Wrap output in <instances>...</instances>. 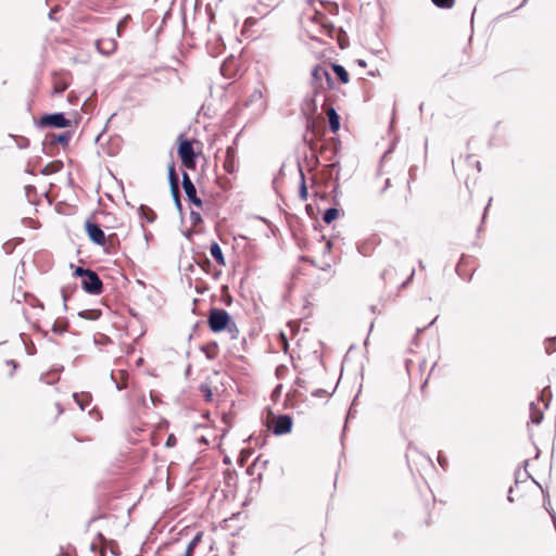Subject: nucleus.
Returning <instances> with one entry per match:
<instances>
[{
	"label": "nucleus",
	"instance_id": "f257e3e1",
	"mask_svg": "<svg viewBox=\"0 0 556 556\" xmlns=\"http://www.w3.org/2000/svg\"><path fill=\"white\" fill-rule=\"evenodd\" d=\"M207 323L213 332L226 330L231 339H237L239 336L236 323L231 320L229 313L223 308H212L208 313Z\"/></svg>",
	"mask_w": 556,
	"mask_h": 556
},
{
	"label": "nucleus",
	"instance_id": "f03ea898",
	"mask_svg": "<svg viewBox=\"0 0 556 556\" xmlns=\"http://www.w3.org/2000/svg\"><path fill=\"white\" fill-rule=\"evenodd\" d=\"M328 70L323 65H316L312 70V88L313 96L306 99V105L309 108L312 113L317 111L316 96L323 92V84Z\"/></svg>",
	"mask_w": 556,
	"mask_h": 556
},
{
	"label": "nucleus",
	"instance_id": "7ed1b4c3",
	"mask_svg": "<svg viewBox=\"0 0 556 556\" xmlns=\"http://www.w3.org/2000/svg\"><path fill=\"white\" fill-rule=\"evenodd\" d=\"M244 106L251 110V114L254 116L262 115L266 108V99L261 89H254L250 96L244 100Z\"/></svg>",
	"mask_w": 556,
	"mask_h": 556
},
{
	"label": "nucleus",
	"instance_id": "20e7f679",
	"mask_svg": "<svg viewBox=\"0 0 556 556\" xmlns=\"http://www.w3.org/2000/svg\"><path fill=\"white\" fill-rule=\"evenodd\" d=\"M70 126L71 121L65 117L64 113L45 114L37 122L39 128H66Z\"/></svg>",
	"mask_w": 556,
	"mask_h": 556
},
{
	"label": "nucleus",
	"instance_id": "39448f33",
	"mask_svg": "<svg viewBox=\"0 0 556 556\" xmlns=\"http://www.w3.org/2000/svg\"><path fill=\"white\" fill-rule=\"evenodd\" d=\"M179 146H178V154L181 159L182 164L191 168L195 164L197 155L194 153L192 143L184 137V135H180L179 138Z\"/></svg>",
	"mask_w": 556,
	"mask_h": 556
},
{
	"label": "nucleus",
	"instance_id": "423d86ee",
	"mask_svg": "<svg viewBox=\"0 0 556 556\" xmlns=\"http://www.w3.org/2000/svg\"><path fill=\"white\" fill-rule=\"evenodd\" d=\"M81 287L87 293L94 295L100 294L103 290V283L99 275L93 270H89L81 280Z\"/></svg>",
	"mask_w": 556,
	"mask_h": 556
},
{
	"label": "nucleus",
	"instance_id": "0eeeda50",
	"mask_svg": "<svg viewBox=\"0 0 556 556\" xmlns=\"http://www.w3.org/2000/svg\"><path fill=\"white\" fill-rule=\"evenodd\" d=\"M293 420L291 416L289 415H279L277 417H274L273 420V433L275 435H283L292 430Z\"/></svg>",
	"mask_w": 556,
	"mask_h": 556
},
{
	"label": "nucleus",
	"instance_id": "6e6552de",
	"mask_svg": "<svg viewBox=\"0 0 556 556\" xmlns=\"http://www.w3.org/2000/svg\"><path fill=\"white\" fill-rule=\"evenodd\" d=\"M182 188L188 200L194 205L201 207L202 200L197 195L195 187L186 172L182 173Z\"/></svg>",
	"mask_w": 556,
	"mask_h": 556
},
{
	"label": "nucleus",
	"instance_id": "1a4fd4ad",
	"mask_svg": "<svg viewBox=\"0 0 556 556\" xmlns=\"http://www.w3.org/2000/svg\"><path fill=\"white\" fill-rule=\"evenodd\" d=\"M86 231L88 233V237L90 238V240L93 243H96L98 245H103L105 243L104 231L101 229V227L98 224L87 220L86 222Z\"/></svg>",
	"mask_w": 556,
	"mask_h": 556
},
{
	"label": "nucleus",
	"instance_id": "9d476101",
	"mask_svg": "<svg viewBox=\"0 0 556 556\" xmlns=\"http://www.w3.org/2000/svg\"><path fill=\"white\" fill-rule=\"evenodd\" d=\"M72 138V132L48 134L43 140V146L54 147L56 144L67 146Z\"/></svg>",
	"mask_w": 556,
	"mask_h": 556
},
{
	"label": "nucleus",
	"instance_id": "9b49d317",
	"mask_svg": "<svg viewBox=\"0 0 556 556\" xmlns=\"http://www.w3.org/2000/svg\"><path fill=\"white\" fill-rule=\"evenodd\" d=\"M98 51L102 54L110 55L117 47V43L112 38H103L96 41Z\"/></svg>",
	"mask_w": 556,
	"mask_h": 556
},
{
	"label": "nucleus",
	"instance_id": "f8f14e48",
	"mask_svg": "<svg viewBox=\"0 0 556 556\" xmlns=\"http://www.w3.org/2000/svg\"><path fill=\"white\" fill-rule=\"evenodd\" d=\"M323 108L328 115L330 130L337 132L340 128V117L337 111L332 106H326V103L323 104Z\"/></svg>",
	"mask_w": 556,
	"mask_h": 556
},
{
	"label": "nucleus",
	"instance_id": "ddd939ff",
	"mask_svg": "<svg viewBox=\"0 0 556 556\" xmlns=\"http://www.w3.org/2000/svg\"><path fill=\"white\" fill-rule=\"evenodd\" d=\"M210 252L212 257L217 262L218 265L225 266V257L223 255L222 249L217 242H213L210 248Z\"/></svg>",
	"mask_w": 556,
	"mask_h": 556
},
{
	"label": "nucleus",
	"instance_id": "4468645a",
	"mask_svg": "<svg viewBox=\"0 0 556 556\" xmlns=\"http://www.w3.org/2000/svg\"><path fill=\"white\" fill-rule=\"evenodd\" d=\"M331 67H332L333 73L336 74V76L342 84L349 83V80H350L349 73L342 65L332 63Z\"/></svg>",
	"mask_w": 556,
	"mask_h": 556
},
{
	"label": "nucleus",
	"instance_id": "2eb2a0df",
	"mask_svg": "<svg viewBox=\"0 0 556 556\" xmlns=\"http://www.w3.org/2000/svg\"><path fill=\"white\" fill-rule=\"evenodd\" d=\"M73 397L81 410H85L91 402V395L89 393H74Z\"/></svg>",
	"mask_w": 556,
	"mask_h": 556
},
{
	"label": "nucleus",
	"instance_id": "dca6fc26",
	"mask_svg": "<svg viewBox=\"0 0 556 556\" xmlns=\"http://www.w3.org/2000/svg\"><path fill=\"white\" fill-rule=\"evenodd\" d=\"M530 419L535 425H540L543 420V412L536 406L534 402L530 403Z\"/></svg>",
	"mask_w": 556,
	"mask_h": 556
},
{
	"label": "nucleus",
	"instance_id": "f3484780",
	"mask_svg": "<svg viewBox=\"0 0 556 556\" xmlns=\"http://www.w3.org/2000/svg\"><path fill=\"white\" fill-rule=\"evenodd\" d=\"M235 165V149L232 147H229L226 151V160L224 163V167L228 173H231L233 170Z\"/></svg>",
	"mask_w": 556,
	"mask_h": 556
},
{
	"label": "nucleus",
	"instance_id": "a211bd4d",
	"mask_svg": "<svg viewBox=\"0 0 556 556\" xmlns=\"http://www.w3.org/2000/svg\"><path fill=\"white\" fill-rule=\"evenodd\" d=\"M168 180H169L172 193H177L178 192L179 180H178V176H177V174L175 172L174 166H170L169 169H168Z\"/></svg>",
	"mask_w": 556,
	"mask_h": 556
},
{
	"label": "nucleus",
	"instance_id": "6ab92c4d",
	"mask_svg": "<svg viewBox=\"0 0 556 556\" xmlns=\"http://www.w3.org/2000/svg\"><path fill=\"white\" fill-rule=\"evenodd\" d=\"M68 81L63 78H54L53 81V93L61 94L68 88Z\"/></svg>",
	"mask_w": 556,
	"mask_h": 556
},
{
	"label": "nucleus",
	"instance_id": "aec40b11",
	"mask_svg": "<svg viewBox=\"0 0 556 556\" xmlns=\"http://www.w3.org/2000/svg\"><path fill=\"white\" fill-rule=\"evenodd\" d=\"M201 539H202V533L201 532L197 533L193 536V539L188 543V545L186 547V552L182 556H192L193 551L197 547V545L200 543Z\"/></svg>",
	"mask_w": 556,
	"mask_h": 556
},
{
	"label": "nucleus",
	"instance_id": "412c9836",
	"mask_svg": "<svg viewBox=\"0 0 556 556\" xmlns=\"http://www.w3.org/2000/svg\"><path fill=\"white\" fill-rule=\"evenodd\" d=\"M339 216V210L336 208V207H329L325 211L324 215H323V220L326 223V224H330L332 223L334 219H337Z\"/></svg>",
	"mask_w": 556,
	"mask_h": 556
},
{
	"label": "nucleus",
	"instance_id": "4be33fe9",
	"mask_svg": "<svg viewBox=\"0 0 556 556\" xmlns=\"http://www.w3.org/2000/svg\"><path fill=\"white\" fill-rule=\"evenodd\" d=\"M58 380H59V375L56 374L55 370L42 374L40 376V381L43 383H47V384H52Z\"/></svg>",
	"mask_w": 556,
	"mask_h": 556
},
{
	"label": "nucleus",
	"instance_id": "5701e85b",
	"mask_svg": "<svg viewBox=\"0 0 556 556\" xmlns=\"http://www.w3.org/2000/svg\"><path fill=\"white\" fill-rule=\"evenodd\" d=\"M139 211H140V215L142 217H144L147 219V222H149V223L154 222L156 215H155V213L153 212L152 208H150V207H148L146 205H141Z\"/></svg>",
	"mask_w": 556,
	"mask_h": 556
},
{
	"label": "nucleus",
	"instance_id": "b1692460",
	"mask_svg": "<svg viewBox=\"0 0 556 556\" xmlns=\"http://www.w3.org/2000/svg\"><path fill=\"white\" fill-rule=\"evenodd\" d=\"M18 149H27L29 147V140L26 137L23 136H11Z\"/></svg>",
	"mask_w": 556,
	"mask_h": 556
},
{
	"label": "nucleus",
	"instance_id": "393cba45",
	"mask_svg": "<svg viewBox=\"0 0 556 556\" xmlns=\"http://www.w3.org/2000/svg\"><path fill=\"white\" fill-rule=\"evenodd\" d=\"M434 5L442 9H451L454 4V0H431Z\"/></svg>",
	"mask_w": 556,
	"mask_h": 556
},
{
	"label": "nucleus",
	"instance_id": "a878e982",
	"mask_svg": "<svg viewBox=\"0 0 556 556\" xmlns=\"http://www.w3.org/2000/svg\"><path fill=\"white\" fill-rule=\"evenodd\" d=\"M333 86H334V81H333V79L331 77L330 72L328 71L327 75L325 76V79H324L323 91L328 90V89H332Z\"/></svg>",
	"mask_w": 556,
	"mask_h": 556
},
{
	"label": "nucleus",
	"instance_id": "bb28decb",
	"mask_svg": "<svg viewBox=\"0 0 556 556\" xmlns=\"http://www.w3.org/2000/svg\"><path fill=\"white\" fill-rule=\"evenodd\" d=\"M300 175H301V187H300V195L303 200H306L307 198V189H306V185H305V177H304V174L303 172L300 169Z\"/></svg>",
	"mask_w": 556,
	"mask_h": 556
},
{
	"label": "nucleus",
	"instance_id": "cd10ccee",
	"mask_svg": "<svg viewBox=\"0 0 556 556\" xmlns=\"http://www.w3.org/2000/svg\"><path fill=\"white\" fill-rule=\"evenodd\" d=\"M99 315L100 314L97 311L91 309L83 311L79 313V316L86 319H97Z\"/></svg>",
	"mask_w": 556,
	"mask_h": 556
},
{
	"label": "nucleus",
	"instance_id": "c85d7f7f",
	"mask_svg": "<svg viewBox=\"0 0 556 556\" xmlns=\"http://www.w3.org/2000/svg\"><path fill=\"white\" fill-rule=\"evenodd\" d=\"M190 220L193 226H197L200 223H202V216L199 212L191 211L190 212Z\"/></svg>",
	"mask_w": 556,
	"mask_h": 556
},
{
	"label": "nucleus",
	"instance_id": "c756f323",
	"mask_svg": "<svg viewBox=\"0 0 556 556\" xmlns=\"http://www.w3.org/2000/svg\"><path fill=\"white\" fill-rule=\"evenodd\" d=\"M89 270L90 269L78 266L75 268L74 275L77 277H81L84 279L85 276L89 273Z\"/></svg>",
	"mask_w": 556,
	"mask_h": 556
},
{
	"label": "nucleus",
	"instance_id": "7c9ffc66",
	"mask_svg": "<svg viewBox=\"0 0 556 556\" xmlns=\"http://www.w3.org/2000/svg\"><path fill=\"white\" fill-rule=\"evenodd\" d=\"M438 463L440 464V466L443 469H446V467H447V459L441 453L438 455Z\"/></svg>",
	"mask_w": 556,
	"mask_h": 556
},
{
	"label": "nucleus",
	"instance_id": "2f4dec72",
	"mask_svg": "<svg viewBox=\"0 0 556 556\" xmlns=\"http://www.w3.org/2000/svg\"><path fill=\"white\" fill-rule=\"evenodd\" d=\"M312 394H313V396H315V397H320V396H324V395L326 394V391H325V390H323V389H317V390H315Z\"/></svg>",
	"mask_w": 556,
	"mask_h": 556
},
{
	"label": "nucleus",
	"instance_id": "473e14b6",
	"mask_svg": "<svg viewBox=\"0 0 556 556\" xmlns=\"http://www.w3.org/2000/svg\"><path fill=\"white\" fill-rule=\"evenodd\" d=\"M414 275H415V270H413L410 273L409 277L401 285V288H405L410 282V280L413 279Z\"/></svg>",
	"mask_w": 556,
	"mask_h": 556
},
{
	"label": "nucleus",
	"instance_id": "72a5a7b5",
	"mask_svg": "<svg viewBox=\"0 0 556 556\" xmlns=\"http://www.w3.org/2000/svg\"><path fill=\"white\" fill-rule=\"evenodd\" d=\"M172 194H173V198L175 200L177 207L180 208L181 204H180V199H179V191L177 193H172Z\"/></svg>",
	"mask_w": 556,
	"mask_h": 556
},
{
	"label": "nucleus",
	"instance_id": "f704fd0d",
	"mask_svg": "<svg viewBox=\"0 0 556 556\" xmlns=\"http://www.w3.org/2000/svg\"><path fill=\"white\" fill-rule=\"evenodd\" d=\"M172 194H173V198L175 200L177 207L180 208L181 204H180V199H179V191L177 193H172Z\"/></svg>",
	"mask_w": 556,
	"mask_h": 556
},
{
	"label": "nucleus",
	"instance_id": "c9c22d12",
	"mask_svg": "<svg viewBox=\"0 0 556 556\" xmlns=\"http://www.w3.org/2000/svg\"><path fill=\"white\" fill-rule=\"evenodd\" d=\"M172 194H173V198L175 200L177 207L180 208L181 204H180V199H179V191L177 193H172Z\"/></svg>",
	"mask_w": 556,
	"mask_h": 556
},
{
	"label": "nucleus",
	"instance_id": "e433bc0d",
	"mask_svg": "<svg viewBox=\"0 0 556 556\" xmlns=\"http://www.w3.org/2000/svg\"><path fill=\"white\" fill-rule=\"evenodd\" d=\"M52 331H53V332H55V333H58V334H61V333H63V332L65 331V329H64V328H62V327H59V326L54 325V326L52 327Z\"/></svg>",
	"mask_w": 556,
	"mask_h": 556
},
{
	"label": "nucleus",
	"instance_id": "4c0bfd02",
	"mask_svg": "<svg viewBox=\"0 0 556 556\" xmlns=\"http://www.w3.org/2000/svg\"><path fill=\"white\" fill-rule=\"evenodd\" d=\"M295 384H296L298 387H300V388H304V387H305V380H304V379H302V378H300V377H298V378L295 379Z\"/></svg>",
	"mask_w": 556,
	"mask_h": 556
},
{
	"label": "nucleus",
	"instance_id": "58836bf2",
	"mask_svg": "<svg viewBox=\"0 0 556 556\" xmlns=\"http://www.w3.org/2000/svg\"><path fill=\"white\" fill-rule=\"evenodd\" d=\"M175 441H176V439H175V437L172 434V435H169V437H168L167 442H166V445H167V446H172V445H174V444H175Z\"/></svg>",
	"mask_w": 556,
	"mask_h": 556
},
{
	"label": "nucleus",
	"instance_id": "ea45409f",
	"mask_svg": "<svg viewBox=\"0 0 556 556\" xmlns=\"http://www.w3.org/2000/svg\"><path fill=\"white\" fill-rule=\"evenodd\" d=\"M117 390H123L127 388V384L125 382H116Z\"/></svg>",
	"mask_w": 556,
	"mask_h": 556
},
{
	"label": "nucleus",
	"instance_id": "a19ab883",
	"mask_svg": "<svg viewBox=\"0 0 556 556\" xmlns=\"http://www.w3.org/2000/svg\"><path fill=\"white\" fill-rule=\"evenodd\" d=\"M331 248H332V242L330 240H328L326 243V247H325V251L329 252L331 250Z\"/></svg>",
	"mask_w": 556,
	"mask_h": 556
},
{
	"label": "nucleus",
	"instance_id": "79ce46f5",
	"mask_svg": "<svg viewBox=\"0 0 556 556\" xmlns=\"http://www.w3.org/2000/svg\"><path fill=\"white\" fill-rule=\"evenodd\" d=\"M544 506H545V509L549 513V511H554L552 508H551V503L549 502H545L544 503Z\"/></svg>",
	"mask_w": 556,
	"mask_h": 556
},
{
	"label": "nucleus",
	"instance_id": "37998d69",
	"mask_svg": "<svg viewBox=\"0 0 556 556\" xmlns=\"http://www.w3.org/2000/svg\"><path fill=\"white\" fill-rule=\"evenodd\" d=\"M544 506H545V509L549 513V511H554L552 508H551V503L549 502H545L544 503Z\"/></svg>",
	"mask_w": 556,
	"mask_h": 556
},
{
	"label": "nucleus",
	"instance_id": "c03bdc74",
	"mask_svg": "<svg viewBox=\"0 0 556 556\" xmlns=\"http://www.w3.org/2000/svg\"><path fill=\"white\" fill-rule=\"evenodd\" d=\"M389 186H390V179H386L384 187H383L382 191L387 190L389 188Z\"/></svg>",
	"mask_w": 556,
	"mask_h": 556
},
{
	"label": "nucleus",
	"instance_id": "a18cd8bd",
	"mask_svg": "<svg viewBox=\"0 0 556 556\" xmlns=\"http://www.w3.org/2000/svg\"><path fill=\"white\" fill-rule=\"evenodd\" d=\"M118 374L121 375L122 379H125L127 377V372L125 370H121Z\"/></svg>",
	"mask_w": 556,
	"mask_h": 556
},
{
	"label": "nucleus",
	"instance_id": "49530a36",
	"mask_svg": "<svg viewBox=\"0 0 556 556\" xmlns=\"http://www.w3.org/2000/svg\"><path fill=\"white\" fill-rule=\"evenodd\" d=\"M357 63H358V65H359V66H362V67H365V66H366V62H365V61H363V60H357Z\"/></svg>",
	"mask_w": 556,
	"mask_h": 556
},
{
	"label": "nucleus",
	"instance_id": "de8ad7c7",
	"mask_svg": "<svg viewBox=\"0 0 556 556\" xmlns=\"http://www.w3.org/2000/svg\"><path fill=\"white\" fill-rule=\"evenodd\" d=\"M491 202H492V198H490V199H489V203H488V205H486V207H485V210H484V215H483V217L485 216V213H486V211H488V208H489V206H490Z\"/></svg>",
	"mask_w": 556,
	"mask_h": 556
},
{
	"label": "nucleus",
	"instance_id": "09e8293b",
	"mask_svg": "<svg viewBox=\"0 0 556 556\" xmlns=\"http://www.w3.org/2000/svg\"><path fill=\"white\" fill-rule=\"evenodd\" d=\"M62 298H63V301L66 302L67 301V296H66V293L64 290H62Z\"/></svg>",
	"mask_w": 556,
	"mask_h": 556
},
{
	"label": "nucleus",
	"instance_id": "8fccbe9b",
	"mask_svg": "<svg viewBox=\"0 0 556 556\" xmlns=\"http://www.w3.org/2000/svg\"><path fill=\"white\" fill-rule=\"evenodd\" d=\"M54 13H55V11H50V13H49L50 20H54Z\"/></svg>",
	"mask_w": 556,
	"mask_h": 556
},
{
	"label": "nucleus",
	"instance_id": "3c124183",
	"mask_svg": "<svg viewBox=\"0 0 556 556\" xmlns=\"http://www.w3.org/2000/svg\"><path fill=\"white\" fill-rule=\"evenodd\" d=\"M8 364L13 365V367H14V368H16V366H17V365H16V363H15L14 361H9V362H8Z\"/></svg>",
	"mask_w": 556,
	"mask_h": 556
},
{
	"label": "nucleus",
	"instance_id": "603ef678",
	"mask_svg": "<svg viewBox=\"0 0 556 556\" xmlns=\"http://www.w3.org/2000/svg\"><path fill=\"white\" fill-rule=\"evenodd\" d=\"M526 2H527V0H523L522 3L519 7H517L515 10L520 9Z\"/></svg>",
	"mask_w": 556,
	"mask_h": 556
},
{
	"label": "nucleus",
	"instance_id": "864d4df0",
	"mask_svg": "<svg viewBox=\"0 0 556 556\" xmlns=\"http://www.w3.org/2000/svg\"><path fill=\"white\" fill-rule=\"evenodd\" d=\"M386 274H387V270H383L382 274H381L382 279L386 278Z\"/></svg>",
	"mask_w": 556,
	"mask_h": 556
},
{
	"label": "nucleus",
	"instance_id": "5fc2aeb1",
	"mask_svg": "<svg viewBox=\"0 0 556 556\" xmlns=\"http://www.w3.org/2000/svg\"><path fill=\"white\" fill-rule=\"evenodd\" d=\"M111 379H112V380H115V375H114V372H112V374H111Z\"/></svg>",
	"mask_w": 556,
	"mask_h": 556
},
{
	"label": "nucleus",
	"instance_id": "6e6d98bb",
	"mask_svg": "<svg viewBox=\"0 0 556 556\" xmlns=\"http://www.w3.org/2000/svg\"><path fill=\"white\" fill-rule=\"evenodd\" d=\"M419 266H420L421 268H424V263H422V261H419Z\"/></svg>",
	"mask_w": 556,
	"mask_h": 556
},
{
	"label": "nucleus",
	"instance_id": "4d7b16f0",
	"mask_svg": "<svg viewBox=\"0 0 556 556\" xmlns=\"http://www.w3.org/2000/svg\"><path fill=\"white\" fill-rule=\"evenodd\" d=\"M280 388H281V386H278V387L276 388L275 392H279Z\"/></svg>",
	"mask_w": 556,
	"mask_h": 556
},
{
	"label": "nucleus",
	"instance_id": "13d9d810",
	"mask_svg": "<svg viewBox=\"0 0 556 556\" xmlns=\"http://www.w3.org/2000/svg\"><path fill=\"white\" fill-rule=\"evenodd\" d=\"M205 263H206L207 265H210V264H211L210 260H207V258L205 260Z\"/></svg>",
	"mask_w": 556,
	"mask_h": 556
}]
</instances>
